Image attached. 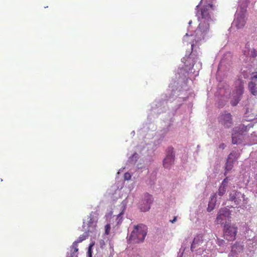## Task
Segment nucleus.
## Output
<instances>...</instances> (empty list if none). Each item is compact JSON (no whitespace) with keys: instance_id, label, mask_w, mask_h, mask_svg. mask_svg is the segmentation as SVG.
I'll use <instances>...</instances> for the list:
<instances>
[{"instance_id":"22","label":"nucleus","mask_w":257,"mask_h":257,"mask_svg":"<svg viewBox=\"0 0 257 257\" xmlns=\"http://www.w3.org/2000/svg\"><path fill=\"white\" fill-rule=\"evenodd\" d=\"M250 57L252 58H255L257 56V51L255 49L253 48L250 50L249 53Z\"/></svg>"},{"instance_id":"19","label":"nucleus","mask_w":257,"mask_h":257,"mask_svg":"<svg viewBox=\"0 0 257 257\" xmlns=\"http://www.w3.org/2000/svg\"><path fill=\"white\" fill-rule=\"evenodd\" d=\"M71 253L70 254L68 255L67 257H78L77 256V252L78 251V248L76 246H72L71 247Z\"/></svg>"},{"instance_id":"30","label":"nucleus","mask_w":257,"mask_h":257,"mask_svg":"<svg viewBox=\"0 0 257 257\" xmlns=\"http://www.w3.org/2000/svg\"><path fill=\"white\" fill-rule=\"evenodd\" d=\"M226 146L224 143H221L219 146V148L221 149H224L225 148Z\"/></svg>"},{"instance_id":"28","label":"nucleus","mask_w":257,"mask_h":257,"mask_svg":"<svg viewBox=\"0 0 257 257\" xmlns=\"http://www.w3.org/2000/svg\"><path fill=\"white\" fill-rule=\"evenodd\" d=\"M147 197H148V198H147V203H148V204H149L150 205L153 202L152 197V196H151L150 195H147Z\"/></svg>"},{"instance_id":"27","label":"nucleus","mask_w":257,"mask_h":257,"mask_svg":"<svg viewBox=\"0 0 257 257\" xmlns=\"http://www.w3.org/2000/svg\"><path fill=\"white\" fill-rule=\"evenodd\" d=\"M216 243L218 245L221 246L224 243V240L217 238Z\"/></svg>"},{"instance_id":"29","label":"nucleus","mask_w":257,"mask_h":257,"mask_svg":"<svg viewBox=\"0 0 257 257\" xmlns=\"http://www.w3.org/2000/svg\"><path fill=\"white\" fill-rule=\"evenodd\" d=\"M93 245H94L93 243L89 245V248H88V253H89L90 257H91V253H92L91 248Z\"/></svg>"},{"instance_id":"8","label":"nucleus","mask_w":257,"mask_h":257,"mask_svg":"<svg viewBox=\"0 0 257 257\" xmlns=\"http://www.w3.org/2000/svg\"><path fill=\"white\" fill-rule=\"evenodd\" d=\"M168 154L163 161V165L165 168L169 169L174 162L175 156L172 147H169L168 149Z\"/></svg>"},{"instance_id":"35","label":"nucleus","mask_w":257,"mask_h":257,"mask_svg":"<svg viewBox=\"0 0 257 257\" xmlns=\"http://www.w3.org/2000/svg\"><path fill=\"white\" fill-rule=\"evenodd\" d=\"M194 44H191V47H192V49H193V46H194Z\"/></svg>"},{"instance_id":"2","label":"nucleus","mask_w":257,"mask_h":257,"mask_svg":"<svg viewBox=\"0 0 257 257\" xmlns=\"http://www.w3.org/2000/svg\"><path fill=\"white\" fill-rule=\"evenodd\" d=\"M244 82L241 79H238L235 82V89L233 92L234 100L231 102L232 106L236 105L240 100V97L244 91Z\"/></svg>"},{"instance_id":"23","label":"nucleus","mask_w":257,"mask_h":257,"mask_svg":"<svg viewBox=\"0 0 257 257\" xmlns=\"http://www.w3.org/2000/svg\"><path fill=\"white\" fill-rule=\"evenodd\" d=\"M229 182V179H228V177H226L224 180L223 181H222V183H221V185L220 186H223L225 188L227 187V184Z\"/></svg>"},{"instance_id":"18","label":"nucleus","mask_w":257,"mask_h":257,"mask_svg":"<svg viewBox=\"0 0 257 257\" xmlns=\"http://www.w3.org/2000/svg\"><path fill=\"white\" fill-rule=\"evenodd\" d=\"M235 162L233 161V160H229V159H227V162L226 163V166H225V175H226L227 174V172L230 171L232 168H233V163H234Z\"/></svg>"},{"instance_id":"5","label":"nucleus","mask_w":257,"mask_h":257,"mask_svg":"<svg viewBox=\"0 0 257 257\" xmlns=\"http://www.w3.org/2000/svg\"><path fill=\"white\" fill-rule=\"evenodd\" d=\"M239 131L232 134V143L233 144H240L244 139V133L247 132V126L244 125H240L239 127Z\"/></svg>"},{"instance_id":"17","label":"nucleus","mask_w":257,"mask_h":257,"mask_svg":"<svg viewBox=\"0 0 257 257\" xmlns=\"http://www.w3.org/2000/svg\"><path fill=\"white\" fill-rule=\"evenodd\" d=\"M256 84L252 81L249 82L248 88L250 93L253 95H257V87H256Z\"/></svg>"},{"instance_id":"20","label":"nucleus","mask_w":257,"mask_h":257,"mask_svg":"<svg viewBox=\"0 0 257 257\" xmlns=\"http://www.w3.org/2000/svg\"><path fill=\"white\" fill-rule=\"evenodd\" d=\"M239 154L236 152H232L229 154L227 159H229V160H233V161L235 162L239 158Z\"/></svg>"},{"instance_id":"9","label":"nucleus","mask_w":257,"mask_h":257,"mask_svg":"<svg viewBox=\"0 0 257 257\" xmlns=\"http://www.w3.org/2000/svg\"><path fill=\"white\" fill-rule=\"evenodd\" d=\"M244 196V195L241 192L233 191L230 193L229 200L234 201L236 205H238L241 202V198H243Z\"/></svg>"},{"instance_id":"11","label":"nucleus","mask_w":257,"mask_h":257,"mask_svg":"<svg viewBox=\"0 0 257 257\" xmlns=\"http://www.w3.org/2000/svg\"><path fill=\"white\" fill-rule=\"evenodd\" d=\"M198 30L203 34L202 38H204V36L209 32V22L201 21L198 27Z\"/></svg>"},{"instance_id":"12","label":"nucleus","mask_w":257,"mask_h":257,"mask_svg":"<svg viewBox=\"0 0 257 257\" xmlns=\"http://www.w3.org/2000/svg\"><path fill=\"white\" fill-rule=\"evenodd\" d=\"M203 242V236L201 234H198L196 235L193 241V242L191 244V250L192 251H194V249L197 247L199 245H200L202 244Z\"/></svg>"},{"instance_id":"14","label":"nucleus","mask_w":257,"mask_h":257,"mask_svg":"<svg viewBox=\"0 0 257 257\" xmlns=\"http://www.w3.org/2000/svg\"><path fill=\"white\" fill-rule=\"evenodd\" d=\"M216 202V194H214L211 196V199L209 202L207 208L208 212L211 211L214 208Z\"/></svg>"},{"instance_id":"25","label":"nucleus","mask_w":257,"mask_h":257,"mask_svg":"<svg viewBox=\"0 0 257 257\" xmlns=\"http://www.w3.org/2000/svg\"><path fill=\"white\" fill-rule=\"evenodd\" d=\"M122 213L121 212L117 215L116 220H117V224H119V223L121 222V221H122L121 215H122Z\"/></svg>"},{"instance_id":"32","label":"nucleus","mask_w":257,"mask_h":257,"mask_svg":"<svg viewBox=\"0 0 257 257\" xmlns=\"http://www.w3.org/2000/svg\"><path fill=\"white\" fill-rule=\"evenodd\" d=\"M251 79L252 81L254 79H257V73L251 77Z\"/></svg>"},{"instance_id":"3","label":"nucleus","mask_w":257,"mask_h":257,"mask_svg":"<svg viewBox=\"0 0 257 257\" xmlns=\"http://www.w3.org/2000/svg\"><path fill=\"white\" fill-rule=\"evenodd\" d=\"M237 227L230 224H225L223 227V235L228 241H233L236 238Z\"/></svg>"},{"instance_id":"21","label":"nucleus","mask_w":257,"mask_h":257,"mask_svg":"<svg viewBox=\"0 0 257 257\" xmlns=\"http://www.w3.org/2000/svg\"><path fill=\"white\" fill-rule=\"evenodd\" d=\"M226 188H225L223 186H220L219 188V189H218V191L217 192L218 195L219 196H222L225 194V193L226 192Z\"/></svg>"},{"instance_id":"16","label":"nucleus","mask_w":257,"mask_h":257,"mask_svg":"<svg viewBox=\"0 0 257 257\" xmlns=\"http://www.w3.org/2000/svg\"><path fill=\"white\" fill-rule=\"evenodd\" d=\"M89 233L90 232L88 231H85L84 233L83 234L80 235L77 240L73 243V246L77 247L78 243L81 242L82 241L85 240L88 236Z\"/></svg>"},{"instance_id":"34","label":"nucleus","mask_w":257,"mask_h":257,"mask_svg":"<svg viewBox=\"0 0 257 257\" xmlns=\"http://www.w3.org/2000/svg\"><path fill=\"white\" fill-rule=\"evenodd\" d=\"M176 219H177V217H174V219L172 220H171V222L172 223H174L176 221Z\"/></svg>"},{"instance_id":"33","label":"nucleus","mask_w":257,"mask_h":257,"mask_svg":"<svg viewBox=\"0 0 257 257\" xmlns=\"http://www.w3.org/2000/svg\"><path fill=\"white\" fill-rule=\"evenodd\" d=\"M149 209H150V206H147V208L146 209H143V208H141V210L143 211H144V212L149 210Z\"/></svg>"},{"instance_id":"10","label":"nucleus","mask_w":257,"mask_h":257,"mask_svg":"<svg viewBox=\"0 0 257 257\" xmlns=\"http://www.w3.org/2000/svg\"><path fill=\"white\" fill-rule=\"evenodd\" d=\"M243 250V246L238 243H236L232 246L230 253L228 255L229 257H237L239 253L242 252Z\"/></svg>"},{"instance_id":"24","label":"nucleus","mask_w":257,"mask_h":257,"mask_svg":"<svg viewBox=\"0 0 257 257\" xmlns=\"http://www.w3.org/2000/svg\"><path fill=\"white\" fill-rule=\"evenodd\" d=\"M110 228H111V227H110V225L109 224H107L105 226V233L106 235H108L109 234Z\"/></svg>"},{"instance_id":"13","label":"nucleus","mask_w":257,"mask_h":257,"mask_svg":"<svg viewBox=\"0 0 257 257\" xmlns=\"http://www.w3.org/2000/svg\"><path fill=\"white\" fill-rule=\"evenodd\" d=\"M234 23L238 29L242 28L245 25L246 21L243 15L238 16L234 21Z\"/></svg>"},{"instance_id":"6","label":"nucleus","mask_w":257,"mask_h":257,"mask_svg":"<svg viewBox=\"0 0 257 257\" xmlns=\"http://www.w3.org/2000/svg\"><path fill=\"white\" fill-rule=\"evenodd\" d=\"M97 220H95L92 214H90L87 217V222H83V228L84 231L93 232L96 229Z\"/></svg>"},{"instance_id":"15","label":"nucleus","mask_w":257,"mask_h":257,"mask_svg":"<svg viewBox=\"0 0 257 257\" xmlns=\"http://www.w3.org/2000/svg\"><path fill=\"white\" fill-rule=\"evenodd\" d=\"M202 21L206 22H210L212 21L210 16L207 9H203L201 10Z\"/></svg>"},{"instance_id":"31","label":"nucleus","mask_w":257,"mask_h":257,"mask_svg":"<svg viewBox=\"0 0 257 257\" xmlns=\"http://www.w3.org/2000/svg\"><path fill=\"white\" fill-rule=\"evenodd\" d=\"M99 243H100V245L101 246V247H102V246L105 245V242H104V241L103 240H100Z\"/></svg>"},{"instance_id":"26","label":"nucleus","mask_w":257,"mask_h":257,"mask_svg":"<svg viewBox=\"0 0 257 257\" xmlns=\"http://www.w3.org/2000/svg\"><path fill=\"white\" fill-rule=\"evenodd\" d=\"M124 178L125 180H129L131 178V175L129 173H125L124 175Z\"/></svg>"},{"instance_id":"7","label":"nucleus","mask_w":257,"mask_h":257,"mask_svg":"<svg viewBox=\"0 0 257 257\" xmlns=\"http://www.w3.org/2000/svg\"><path fill=\"white\" fill-rule=\"evenodd\" d=\"M219 121L225 127L229 128L232 124V115L226 112L222 113L219 116Z\"/></svg>"},{"instance_id":"4","label":"nucleus","mask_w":257,"mask_h":257,"mask_svg":"<svg viewBox=\"0 0 257 257\" xmlns=\"http://www.w3.org/2000/svg\"><path fill=\"white\" fill-rule=\"evenodd\" d=\"M230 218V211L226 207L221 208L218 212L216 222L218 224H227L226 221Z\"/></svg>"},{"instance_id":"1","label":"nucleus","mask_w":257,"mask_h":257,"mask_svg":"<svg viewBox=\"0 0 257 257\" xmlns=\"http://www.w3.org/2000/svg\"><path fill=\"white\" fill-rule=\"evenodd\" d=\"M148 228L143 224H140L134 226V228L129 237V240L133 243L143 242L147 233Z\"/></svg>"}]
</instances>
